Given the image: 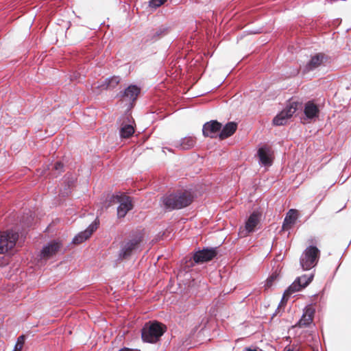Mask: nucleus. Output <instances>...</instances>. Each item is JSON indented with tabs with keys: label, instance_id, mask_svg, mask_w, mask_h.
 <instances>
[{
	"label": "nucleus",
	"instance_id": "nucleus-1",
	"mask_svg": "<svg viewBox=\"0 0 351 351\" xmlns=\"http://www.w3.org/2000/svg\"><path fill=\"white\" fill-rule=\"evenodd\" d=\"M192 202V197L188 192H179L162 197V206L167 210L181 209L188 206Z\"/></svg>",
	"mask_w": 351,
	"mask_h": 351
},
{
	"label": "nucleus",
	"instance_id": "nucleus-2",
	"mask_svg": "<svg viewBox=\"0 0 351 351\" xmlns=\"http://www.w3.org/2000/svg\"><path fill=\"white\" fill-rule=\"evenodd\" d=\"M165 326L157 322L146 323L141 331L143 341L156 343L165 331Z\"/></svg>",
	"mask_w": 351,
	"mask_h": 351
},
{
	"label": "nucleus",
	"instance_id": "nucleus-3",
	"mask_svg": "<svg viewBox=\"0 0 351 351\" xmlns=\"http://www.w3.org/2000/svg\"><path fill=\"white\" fill-rule=\"evenodd\" d=\"M320 252L315 246L306 248L300 256V263L303 270H309L314 267L318 261Z\"/></svg>",
	"mask_w": 351,
	"mask_h": 351
},
{
	"label": "nucleus",
	"instance_id": "nucleus-4",
	"mask_svg": "<svg viewBox=\"0 0 351 351\" xmlns=\"http://www.w3.org/2000/svg\"><path fill=\"white\" fill-rule=\"evenodd\" d=\"M313 274L302 275L298 277L294 282L284 292L282 300H287L288 298L293 293L301 291L308 285L313 280Z\"/></svg>",
	"mask_w": 351,
	"mask_h": 351
},
{
	"label": "nucleus",
	"instance_id": "nucleus-5",
	"mask_svg": "<svg viewBox=\"0 0 351 351\" xmlns=\"http://www.w3.org/2000/svg\"><path fill=\"white\" fill-rule=\"evenodd\" d=\"M19 238L16 232L8 230L0 233V254H4L12 249Z\"/></svg>",
	"mask_w": 351,
	"mask_h": 351
},
{
	"label": "nucleus",
	"instance_id": "nucleus-6",
	"mask_svg": "<svg viewBox=\"0 0 351 351\" xmlns=\"http://www.w3.org/2000/svg\"><path fill=\"white\" fill-rule=\"evenodd\" d=\"M298 104L296 102H291L288 104L285 109L279 112L273 119V123L275 125H283L293 116L297 110Z\"/></svg>",
	"mask_w": 351,
	"mask_h": 351
},
{
	"label": "nucleus",
	"instance_id": "nucleus-7",
	"mask_svg": "<svg viewBox=\"0 0 351 351\" xmlns=\"http://www.w3.org/2000/svg\"><path fill=\"white\" fill-rule=\"evenodd\" d=\"M261 219V215L258 212H253L247 219L245 226L240 230V234L242 237H245L248 234L255 231Z\"/></svg>",
	"mask_w": 351,
	"mask_h": 351
},
{
	"label": "nucleus",
	"instance_id": "nucleus-8",
	"mask_svg": "<svg viewBox=\"0 0 351 351\" xmlns=\"http://www.w3.org/2000/svg\"><path fill=\"white\" fill-rule=\"evenodd\" d=\"M141 240V236H136L125 242L121 246L119 252V257L121 258H125L130 256L132 253L137 248Z\"/></svg>",
	"mask_w": 351,
	"mask_h": 351
},
{
	"label": "nucleus",
	"instance_id": "nucleus-9",
	"mask_svg": "<svg viewBox=\"0 0 351 351\" xmlns=\"http://www.w3.org/2000/svg\"><path fill=\"white\" fill-rule=\"evenodd\" d=\"M119 205L117 208V216L119 218L124 217L128 211L132 209V199L127 195L117 196Z\"/></svg>",
	"mask_w": 351,
	"mask_h": 351
},
{
	"label": "nucleus",
	"instance_id": "nucleus-10",
	"mask_svg": "<svg viewBox=\"0 0 351 351\" xmlns=\"http://www.w3.org/2000/svg\"><path fill=\"white\" fill-rule=\"evenodd\" d=\"M221 124L217 121H210L203 125L202 132L205 136L215 138L219 135L221 129Z\"/></svg>",
	"mask_w": 351,
	"mask_h": 351
},
{
	"label": "nucleus",
	"instance_id": "nucleus-11",
	"mask_svg": "<svg viewBox=\"0 0 351 351\" xmlns=\"http://www.w3.org/2000/svg\"><path fill=\"white\" fill-rule=\"evenodd\" d=\"M62 247V243L57 241H53L47 243L43 247L40 252V257L42 258H49L56 254Z\"/></svg>",
	"mask_w": 351,
	"mask_h": 351
},
{
	"label": "nucleus",
	"instance_id": "nucleus-12",
	"mask_svg": "<svg viewBox=\"0 0 351 351\" xmlns=\"http://www.w3.org/2000/svg\"><path fill=\"white\" fill-rule=\"evenodd\" d=\"M216 254V250L214 248L204 249L194 254L193 260L197 263H204L212 260Z\"/></svg>",
	"mask_w": 351,
	"mask_h": 351
},
{
	"label": "nucleus",
	"instance_id": "nucleus-13",
	"mask_svg": "<svg viewBox=\"0 0 351 351\" xmlns=\"http://www.w3.org/2000/svg\"><path fill=\"white\" fill-rule=\"evenodd\" d=\"M315 309L311 306H308L304 309L302 317L298 322L299 327L308 326L313 322Z\"/></svg>",
	"mask_w": 351,
	"mask_h": 351
},
{
	"label": "nucleus",
	"instance_id": "nucleus-14",
	"mask_svg": "<svg viewBox=\"0 0 351 351\" xmlns=\"http://www.w3.org/2000/svg\"><path fill=\"white\" fill-rule=\"evenodd\" d=\"M97 229V226L95 223H92L88 226V227L84 230L79 234H77L73 239V243L75 244H80L83 241L88 239L93 232Z\"/></svg>",
	"mask_w": 351,
	"mask_h": 351
},
{
	"label": "nucleus",
	"instance_id": "nucleus-15",
	"mask_svg": "<svg viewBox=\"0 0 351 351\" xmlns=\"http://www.w3.org/2000/svg\"><path fill=\"white\" fill-rule=\"evenodd\" d=\"M139 93L140 88L137 86L130 85L123 93H120V97L128 101H134Z\"/></svg>",
	"mask_w": 351,
	"mask_h": 351
},
{
	"label": "nucleus",
	"instance_id": "nucleus-16",
	"mask_svg": "<svg viewBox=\"0 0 351 351\" xmlns=\"http://www.w3.org/2000/svg\"><path fill=\"white\" fill-rule=\"evenodd\" d=\"M169 33V28L165 25H161L159 27L151 31L147 36V40L154 42L162 37L165 36Z\"/></svg>",
	"mask_w": 351,
	"mask_h": 351
},
{
	"label": "nucleus",
	"instance_id": "nucleus-17",
	"mask_svg": "<svg viewBox=\"0 0 351 351\" xmlns=\"http://www.w3.org/2000/svg\"><path fill=\"white\" fill-rule=\"evenodd\" d=\"M196 143L195 138L193 136H185L175 143V147L182 150H188L194 147Z\"/></svg>",
	"mask_w": 351,
	"mask_h": 351
},
{
	"label": "nucleus",
	"instance_id": "nucleus-18",
	"mask_svg": "<svg viewBox=\"0 0 351 351\" xmlns=\"http://www.w3.org/2000/svg\"><path fill=\"white\" fill-rule=\"evenodd\" d=\"M304 112L307 119H313L318 117L319 110L313 101H309L304 106Z\"/></svg>",
	"mask_w": 351,
	"mask_h": 351
},
{
	"label": "nucleus",
	"instance_id": "nucleus-19",
	"mask_svg": "<svg viewBox=\"0 0 351 351\" xmlns=\"http://www.w3.org/2000/svg\"><path fill=\"white\" fill-rule=\"evenodd\" d=\"M298 217V213L297 210L295 209H290L288 213H287L283 224H282V228L283 230H288L296 222V220Z\"/></svg>",
	"mask_w": 351,
	"mask_h": 351
},
{
	"label": "nucleus",
	"instance_id": "nucleus-20",
	"mask_svg": "<svg viewBox=\"0 0 351 351\" xmlns=\"http://www.w3.org/2000/svg\"><path fill=\"white\" fill-rule=\"evenodd\" d=\"M237 124L234 122H229L226 123L221 129V132L219 133V137L220 139H225L232 136L237 130Z\"/></svg>",
	"mask_w": 351,
	"mask_h": 351
},
{
	"label": "nucleus",
	"instance_id": "nucleus-21",
	"mask_svg": "<svg viewBox=\"0 0 351 351\" xmlns=\"http://www.w3.org/2000/svg\"><path fill=\"white\" fill-rule=\"evenodd\" d=\"M324 59V56L321 53H318L312 56L311 59L305 66L304 71L308 72L317 68L323 63Z\"/></svg>",
	"mask_w": 351,
	"mask_h": 351
},
{
	"label": "nucleus",
	"instance_id": "nucleus-22",
	"mask_svg": "<svg viewBox=\"0 0 351 351\" xmlns=\"http://www.w3.org/2000/svg\"><path fill=\"white\" fill-rule=\"evenodd\" d=\"M260 162L265 166L271 165V152L269 148L262 147L258 151Z\"/></svg>",
	"mask_w": 351,
	"mask_h": 351
},
{
	"label": "nucleus",
	"instance_id": "nucleus-23",
	"mask_svg": "<svg viewBox=\"0 0 351 351\" xmlns=\"http://www.w3.org/2000/svg\"><path fill=\"white\" fill-rule=\"evenodd\" d=\"M120 82L119 76H112L105 80L104 82L100 86L103 89H113Z\"/></svg>",
	"mask_w": 351,
	"mask_h": 351
},
{
	"label": "nucleus",
	"instance_id": "nucleus-24",
	"mask_svg": "<svg viewBox=\"0 0 351 351\" xmlns=\"http://www.w3.org/2000/svg\"><path fill=\"white\" fill-rule=\"evenodd\" d=\"M134 132V128L130 123H125V125H121L119 130L120 136L125 138L130 137Z\"/></svg>",
	"mask_w": 351,
	"mask_h": 351
},
{
	"label": "nucleus",
	"instance_id": "nucleus-25",
	"mask_svg": "<svg viewBox=\"0 0 351 351\" xmlns=\"http://www.w3.org/2000/svg\"><path fill=\"white\" fill-rule=\"evenodd\" d=\"M25 343V336L21 335L18 337L13 351H21Z\"/></svg>",
	"mask_w": 351,
	"mask_h": 351
},
{
	"label": "nucleus",
	"instance_id": "nucleus-26",
	"mask_svg": "<svg viewBox=\"0 0 351 351\" xmlns=\"http://www.w3.org/2000/svg\"><path fill=\"white\" fill-rule=\"evenodd\" d=\"M167 0H151L149 1V6L151 8H156L162 5Z\"/></svg>",
	"mask_w": 351,
	"mask_h": 351
},
{
	"label": "nucleus",
	"instance_id": "nucleus-27",
	"mask_svg": "<svg viewBox=\"0 0 351 351\" xmlns=\"http://www.w3.org/2000/svg\"><path fill=\"white\" fill-rule=\"evenodd\" d=\"M276 278V277L271 276V277L268 278L265 282V288L268 289L271 287L272 282Z\"/></svg>",
	"mask_w": 351,
	"mask_h": 351
},
{
	"label": "nucleus",
	"instance_id": "nucleus-28",
	"mask_svg": "<svg viewBox=\"0 0 351 351\" xmlns=\"http://www.w3.org/2000/svg\"><path fill=\"white\" fill-rule=\"evenodd\" d=\"M53 168L55 170L58 171V172L62 171L63 169V164L61 162H57Z\"/></svg>",
	"mask_w": 351,
	"mask_h": 351
},
{
	"label": "nucleus",
	"instance_id": "nucleus-29",
	"mask_svg": "<svg viewBox=\"0 0 351 351\" xmlns=\"http://www.w3.org/2000/svg\"><path fill=\"white\" fill-rule=\"evenodd\" d=\"M119 351H139L138 350H134L128 348H123L120 349Z\"/></svg>",
	"mask_w": 351,
	"mask_h": 351
},
{
	"label": "nucleus",
	"instance_id": "nucleus-30",
	"mask_svg": "<svg viewBox=\"0 0 351 351\" xmlns=\"http://www.w3.org/2000/svg\"><path fill=\"white\" fill-rule=\"evenodd\" d=\"M243 351H258L256 349H252L250 348H246Z\"/></svg>",
	"mask_w": 351,
	"mask_h": 351
},
{
	"label": "nucleus",
	"instance_id": "nucleus-31",
	"mask_svg": "<svg viewBox=\"0 0 351 351\" xmlns=\"http://www.w3.org/2000/svg\"><path fill=\"white\" fill-rule=\"evenodd\" d=\"M124 119H127L129 121V117L128 116H125V117Z\"/></svg>",
	"mask_w": 351,
	"mask_h": 351
},
{
	"label": "nucleus",
	"instance_id": "nucleus-32",
	"mask_svg": "<svg viewBox=\"0 0 351 351\" xmlns=\"http://www.w3.org/2000/svg\"><path fill=\"white\" fill-rule=\"evenodd\" d=\"M287 351H293V350L289 349Z\"/></svg>",
	"mask_w": 351,
	"mask_h": 351
},
{
	"label": "nucleus",
	"instance_id": "nucleus-33",
	"mask_svg": "<svg viewBox=\"0 0 351 351\" xmlns=\"http://www.w3.org/2000/svg\"><path fill=\"white\" fill-rule=\"evenodd\" d=\"M165 149H166V148H164V149H162L163 152H165Z\"/></svg>",
	"mask_w": 351,
	"mask_h": 351
}]
</instances>
